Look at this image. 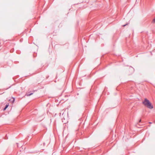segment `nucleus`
I'll use <instances>...</instances> for the list:
<instances>
[{"label":"nucleus","instance_id":"7","mask_svg":"<svg viewBox=\"0 0 155 155\" xmlns=\"http://www.w3.org/2000/svg\"><path fill=\"white\" fill-rule=\"evenodd\" d=\"M149 123L150 124H151V123H151V122H150Z\"/></svg>","mask_w":155,"mask_h":155},{"label":"nucleus","instance_id":"5","mask_svg":"<svg viewBox=\"0 0 155 155\" xmlns=\"http://www.w3.org/2000/svg\"><path fill=\"white\" fill-rule=\"evenodd\" d=\"M127 25V24H125V25H123V26H126Z\"/></svg>","mask_w":155,"mask_h":155},{"label":"nucleus","instance_id":"2","mask_svg":"<svg viewBox=\"0 0 155 155\" xmlns=\"http://www.w3.org/2000/svg\"><path fill=\"white\" fill-rule=\"evenodd\" d=\"M33 94V93H30V94H29V93H28L26 94V95H27V96H30L32 94Z\"/></svg>","mask_w":155,"mask_h":155},{"label":"nucleus","instance_id":"4","mask_svg":"<svg viewBox=\"0 0 155 155\" xmlns=\"http://www.w3.org/2000/svg\"><path fill=\"white\" fill-rule=\"evenodd\" d=\"M152 22L153 23H155V18L153 20Z\"/></svg>","mask_w":155,"mask_h":155},{"label":"nucleus","instance_id":"3","mask_svg":"<svg viewBox=\"0 0 155 155\" xmlns=\"http://www.w3.org/2000/svg\"><path fill=\"white\" fill-rule=\"evenodd\" d=\"M8 105H9L8 104H6L5 105V107L4 109V110H6V109L8 107Z\"/></svg>","mask_w":155,"mask_h":155},{"label":"nucleus","instance_id":"1","mask_svg":"<svg viewBox=\"0 0 155 155\" xmlns=\"http://www.w3.org/2000/svg\"><path fill=\"white\" fill-rule=\"evenodd\" d=\"M143 104L147 108L151 109L153 107L150 102L147 98H145L144 101H143Z\"/></svg>","mask_w":155,"mask_h":155},{"label":"nucleus","instance_id":"6","mask_svg":"<svg viewBox=\"0 0 155 155\" xmlns=\"http://www.w3.org/2000/svg\"><path fill=\"white\" fill-rule=\"evenodd\" d=\"M141 120H139V122H141Z\"/></svg>","mask_w":155,"mask_h":155}]
</instances>
